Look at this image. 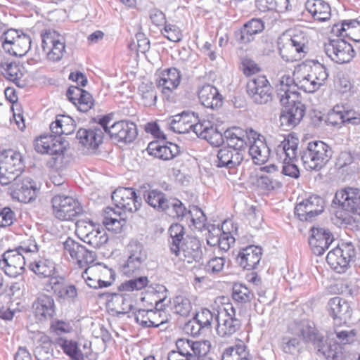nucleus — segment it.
<instances>
[{"instance_id": "obj_1", "label": "nucleus", "mask_w": 360, "mask_h": 360, "mask_svg": "<svg viewBox=\"0 0 360 360\" xmlns=\"http://www.w3.org/2000/svg\"><path fill=\"white\" fill-rule=\"evenodd\" d=\"M292 79L288 75H282L276 84V92L283 109L280 116L281 125L292 128L302 120L305 105L298 99L299 94L292 86Z\"/></svg>"}, {"instance_id": "obj_2", "label": "nucleus", "mask_w": 360, "mask_h": 360, "mask_svg": "<svg viewBox=\"0 0 360 360\" xmlns=\"http://www.w3.org/2000/svg\"><path fill=\"white\" fill-rule=\"evenodd\" d=\"M333 203L338 204L342 210L337 211L335 216L344 225H353L356 219L351 215H360V190L347 187L335 193Z\"/></svg>"}, {"instance_id": "obj_3", "label": "nucleus", "mask_w": 360, "mask_h": 360, "mask_svg": "<svg viewBox=\"0 0 360 360\" xmlns=\"http://www.w3.org/2000/svg\"><path fill=\"white\" fill-rule=\"evenodd\" d=\"M229 298L219 297L216 300L217 333L222 338H229L240 330L242 323Z\"/></svg>"}, {"instance_id": "obj_4", "label": "nucleus", "mask_w": 360, "mask_h": 360, "mask_svg": "<svg viewBox=\"0 0 360 360\" xmlns=\"http://www.w3.org/2000/svg\"><path fill=\"white\" fill-rule=\"evenodd\" d=\"M292 86L307 93H314L319 90L325 84L328 77L326 68L319 62H314L309 68L304 67V70L297 71L294 74Z\"/></svg>"}, {"instance_id": "obj_5", "label": "nucleus", "mask_w": 360, "mask_h": 360, "mask_svg": "<svg viewBox=\"0 0 360 360\" xmlns=\"http://www.w3.org/2000/svg\"><path fill=\"white\" fill-rule=\"evenodd\" d=\"M46 292L55 295L58 301L71 302L75 301L78 294L75 285L67 284L56 264L49 259H46Z\"/></svg>"}, {"instance_id": "obj_6", "label": "nucleus", "mask_w": 360, "mask_h": 360, "mask_svg": "<svg viewBox=\"0 0 360 360\" xmlns=\"http://www.w3.org/2000/svg\"><path fill=\"white\" fill-rule=\"evenodd\" d=\"M299 140L294 135L288 134L276 148V158L282 162L281 174L292 179H298L300 169L296 164Z\"/></svg>"}, {"instance_id": "obj_7", "label": "nucleus", "mask_w": 360, "mask_h": 360, "mask_svg": "<svg viewBox=\"0 0 360 360\" xmlns=\"http://www.w3.org/2000/svg\"><path fill=\"white\" fill-rule=\"evenodd\" d=\"M308 37L302 31L283 33L277 41L281 58L287 62L301 58L307 53Z\"/></svg>"}, {"instance_id": "obj_8", "label": "nucleus", "mask_w": 360, "mask_h": 360, "mask_svg": "<svg viewBox=\"0 0 360 360\" xmlns=\"http://www.w3.org/2000/svg\"><path fill=\"white\" fill-rule=\"evenodd\" d=\"M333 156L330 146L322 141H314L300 151L302 165L307 171H319L323 168Z\"/></svg>"}, {"instance_id": "obj_9", "label": "nucleus", "mask_w": 360, "mask_h": 360, "mask_svg": "<svg viewBox=\"0 0 360 360\" xmlns=\"http://www.w3.org/2000/svg\"><path fill=\"white\" fill-rule=\"evenodd\" d=\"M24 167L22 156L19 152L11 149L2 151L0 154L1 184L6 186L17 181Z\"/></svg>"}, {"instance_id": "obj_10", "label": "nucleus", "mask_w": 360, "mask_h": 360, "mask_svg": "<svg viewBox=\"0 0 360 360\" xmlns=\"http://www.w3.org/2000/svg\"><path fill=\"white\" fill-rule=\"evenodd\" d=\"M51 203L53 214L63 221L74 220L83 211L79 202L70 196L56 195Z\"/></svg>"}, {"instance_id": "obj_11", "label": "nucleus", "mask_w": 360, "mask_h": 360, "mask_svg": "<svg viewBox=\"0 0 360 360\" xmlns=\"http://www.w3.org/2000/svg\"><path fill=\"white\" fill-rule=\"evenodd\" d=\"M355 256V250L351 243H342L331 250L327 255L328 265L338 274L348 269L351 259Z\"/></svg>"}, {"instance_id": "obj_12", "label": "nucleus", "mask_w": 360, "mask_h": 360, "mask_svg": "<svg viewBox=\"0 0 360 360\" xmlns=\"http://www.w3.org/2000/svg\"><path fill=\"white\" fill-rule=\"evenodd\" d=\"M247 94L257 105H265L273 99L271 86L265 76H257L247 83Z\"/></svg>"}, {"instance_id": "obj_13", "label": "nucleus", "mask_w": 360, "mask_h": 360, "mask_svg": "<svg viewBox=\"0 0 360 360\" xmlns=\"http://www.w3.org/2000/svg\"><path fill=\"white\" fill-rule=\"evenodd\" d=\"M227 145L244 154L252 140L257 139L259 134L252 129H243L240 127H233L226 129L224 134Z\"/></svg>"}, {"instance_id": "obj_14", "label": "nucleus", "mask_w": 360, "mask_h": 360, "mask_svg": "<svg viewBox=\"0 0 360 360\" xmlns=\"http://www.w3.org/2000/svg\"><path fill=\"white\" fill-rule=\"evenodd\" d=\"M112 200L117 209L133 213L139 210L141 198L132 188L120 187L112 193Z\"/></svg>"}, {"instance_id": "obj_15", "label": "nucleus", "mask_w": 360, "mask_h": 360, "mask_svg": "<svg viewBox=\"0 0 360 360\" xmlns=\"http://www.w3.org/2000/svg\"><path fill=\"white\" fill-rule=\"evenodd\" d=\"M25 265V257L18 248L6 250L0 259V269L11 278H16L21 275Z\"/></svg>"}, {"instance_id": "obj_16", "label": "nucleus", "mask_w": 360, "mask_h": 360, "mask_svg": "<svg viewBox=\"0 0 360 360\" xmlns=\"http://www.w3.org/2000/svg\"><path fill=\"white\" fill-rule=\"evenodd\" d=\"M66 141L61 136L46 134V165L58 169L61 167L66 150Z\"/></svg>"}, {"instance_id": "obj_17", "label": "nucleus", "mask_w": 360, "mask_h": 360, "mask_svg": "<svg viewBox=\"0 0 360 360\" xmlns=\"http://www.w3.org/2000/svg\"><path fill=\"white\" fill-rule=\"evenodd\" d=\"M181 74L176 68H166L160 72L156 79L157 88L163 97L170 101L174 91L180 84Z\"/></svg>"}, {"instance_id": "obj_18", "label": "nucleus", "mask_w": 360, "mask_h": 360, "mask_svg": "<svg viewBox=\"0 0 360 360\" xmlns=\"http://www.w3.org/2000/svg\"><path fill=\"white\" fill-rule=\"evenodd\" d=\"M324 50L331 60L339 64L349 63L355 55L354 46L344 39L331 40L325 45Z\"/></svg>"}, {"instance_id": "obj_19", "label": "nucleus", "mask_w": 360, "mask_h": 360, "mask_svg": "<svg viewBox=\"0 0 360 360\" xmlns=\"http://www.w3.org/2000/svg\"><path fill=\"white\" fill-rule=\"evenodd\" d=\"M324 210V200L319 195H311L298 203L295 214L301 221H311Z\"/></svg>"}, {"instance_id": "obj_20", "label": "nucleus", "mask_w": 360, "mask_h": 360, "mask_svg": "<svg viewBox=\"0 0 360 360\" xmlns=\"http://www.w3.org/2000/svg\"><path fill=\"white\" fill-rule=\"evenodd\" d=\"M177 351L181 356L195 360L196 357L207 354L210 349V342L208 340L193 341L189 339H179L176 342Z\"/></svg>"}, {"instance_id": "obj_21", "label": "nucleus", "mask_w": 360, "mask_h": 360, "mask_svg": "<svg viewBox=\"0 0 360 360\" xmlns=\"http://www.w3.org/2000/svg\"><path fill=\"white\" fill-rule=\"evenodd\" d=\"M138 134L136 124L127 120H122L110 126V137L118 143H130Z\"/></svg>"}, {"instance_id": "obj_22", "label": "nucleus", "mask_w": 360, "mask_h": 360, "mask_svg": "<svg viewBox=\"0 0 360 360\" xmlns=\"http://www.w3.org/2000/svg\"><path fill=\"white\" fill-rule=\"evenodd\" d=\"M313 345L317 349L318 354L326 360H344L343 347L333 338L324 340L323 335L319 333Z\"/></svg>"}, {"instance_id": "obj_23", "label": "nucleus", "mask_w": 360, "mask_h": 360, "mask_svg": "<svg viewBox=\"0 0 360 360\" xmlns=\"http://www.w3.org/2000/svg\"><path fill=\"white\" fill-rule=\"evenodd\" d=\"M172 254L188 264L199 262L202 255L201 241L196 237L187 236L179 247V252Z\"/></svg>"}, {"instance_id": "obj_24", "label": "nucleus", "mask_w": 360, "mask_h": 360, "mask_svg": "<svg viewBox=\"0 0 360 360\" xmlns=\"http://www.w3.org/2000/svg\"><path fill=\"white\" fill-rule=\"evenodd\" d=\"M189 129H191L198 137L206 140L213 146L219 147L224 143V136L209 120H200L195 124H191Z\"/></svg>"}, {"instance_id": "obj_25", "label": "nucleus", "mask_w": 360, "mask_h": 360, "mask_svg": "<svg viewBox=\"0 0 360 360\" xmlns=\"http://www.w3.org/2000/svg\"><path fill=\"white\" fill-rule=\"evenodd\" d=\"M244 154L229 145L219 148L214 164L218 168L236 169L243 162Z\"/></svg>"}, {"instance_id": "obj_26", "label": "nucleus", "mask_w": 360, "mask_h": 360, "mask_svg": "<svg viewBox=\"0 0 360 360\" xmlns=\"http://www.w3.org/2000/svg\"><path fill=\"white\" fill-rule=\"evenodd\" d=\"M309 238V244L312 252L316 255H321L333 241V236L323 228L312 227Z\"/></svg>"}, {"instance_id": "obj_27", "label": "nucleus", "mask_w": 360, "mask_h": 360, "mask_svg": "<svg viewBox=\"0 0 360 360\" xmlns=\"http://www.w3.org/2000/svg\"><path fill=\"white\" fill-rule=\"evenodd\" d=\"M150 155L162 160H170L177 157L180 153V147L172 142L152 141L147 148Z\"/></svg>"}, {"instance_id": "obj_28", "label": "nucleus", "mask_w": 360, "mask_h": 360, "mask_svg": "<svg viewBox=\"0 0 360 360\" xmlns=\"http://www.w3.org/2000/svg\"><path fill=\"white\" fill-rule=\"evenodd\" d=\"M262 255V249L261 247L249 245L239 251L236 262L243 269L252 270L256 269L259 264Z\"/></svg>"}, {"instance_id": "obj_29", "label": "nucleus", "mask_w": 360, "mask_h": 360, "mask_svg": "<svg viewBox=\"0 0 360 360\" xmlns=\"http://www.w3.org/2000/svg\"><path fill=\"white\" fill-rule=\"evenodd\" d=\"M103 129L94 127L84 129L80 128L77 132L79 143L88 150H95L103 141Z\"/></svg>"}, {"instance_id": "obj_30", "label": "nucleus", "mask_w": 360, "mask_h": 360, "mask_svg": "<svg viewBox=\"0 0 360 360\" xmlns=\"http://www.w3.org/2000/svg\"><path fill=\"white\" fill-rule=\"evenodd\" d=\"M331 32L340 37H347L355 44L360 42V22L356 19L345 20L334 24Z\"/></svg>"}, {"instance_id": "obj_31", "label": "nucleus", "mask_w": 360, "mask_h": 360, "mask_svg": "<svg viewBox=\"0 0 360 360\" xmlns=\"http://www.w3.org/2000/svg\"><path fill=\"white\" fill-rule=\"evenodd\" d=\"M198 95L200 103L207 108L216 110L222 105V96L218 89L211 84H207L200 86Z\"/></svg>"}, {"instance_id": "obj_32", "label": "nucleus", "mask_w": 360, "mask_h": 360, "mask_svg": "<svg viewBox=\"0 0 360 360\" xmlns=\"http://www.w3.org/2000/svg\"><path fill=\"white\" fill-rule=\"evenodd\" d=\"M288 330L292 334L302 338L304 341L312 343L319 333L314 323L307 319L294 321L290 323Z\"/></svg>"}, {"instance_id": "obj_33", "label": "nucleus", "mask_w": 360, "mask_h": 360, "mask_svg": "<svg viewBox=\"0 0 360 360\" xmlns=\"http://www.w3.org/2000/svg\"><path fill=\"white\" fill-rule=\"evenodd\" d=\"M328 310L336 324H341L342 322L345 323L351 317V309L349 303L340 297H335L329 300Z\"/></svg>"}, {"instance_id": "obj_34", "label": "nucleus", "mask_w": 360, "mask_h": 360, "mask_svg": "<svg viewBox=\"0 0 360 360\" xmlns=\"http://www.w3.org/2000/svg\"><path fill=\"white\" fill-rule=\"evenodd\" d=\"M134 300L131 294L127 292L112 293L108 297V304L117 314H127L134 308Z\"/></svg>"}, {"instance_id": "obj_35", "label": "nucleus", "mask_w": 360, "mask_h": 360, "mask_svg": "<svg viewBox=\"0 0 360 360\" xmlns=\"http://www.w3.org/2000/svg\"><path fill=\"white\" fill-rule=\"evenodd\" d=\"M305 8L315 20L325 22L330 18V6L323 0H307Z\"/></svg>"}, {"instance_id": "obj_36", "label": "nucleus", "mask_w": 360, "mask_h": 360, "mask_svg": "<svg viewBox=\"0 0 360 360\" xmlns=\"http://www.w3.org/2000/svg\"><path fill=\"white\" fill-rule=\"evenodd\" d=\"M76 129L75 121L69 115H58L55 121L50 124L49 129L52 134L59 136L70 135Z\"/></svg>"}, {"instance_id": "obj_37", "label": "nucleus", "mask_w": 360, "mask_h": 360, "mask_svg": "<svg viewBox=\"0 0 360 360\" xmlns=\"http://www.w3.org/2000/svg\"><path fill=\"white\" fill-rule=\"evenodd\" d=\"M248 147V153L254 164L262 165L267 162L270 155V149L259 137L252 140Z\"/></svg>"}, {"instance_id": "obj_38", "label": "nucleus", "mask_w": 360, "mask_h": 360, "mask_svg": "<svg viewBox=\"0 0 360 360\" xmlns=\"http://www.w3.org/2000/svg\"><path fill=\"white\" fill-rule=\"evenodd\" d=\"M53 34L55 35L56 32H53ZM46 39H49L52 45L51 49L46 53V58L52 61L60 60L65 51V40L63 37L57 34V38H55L52 36L51 30H46Z\"/></svg>"}, {"instance_id": "obj_39", "label": "nucleus", "mask_w": 360, "mask_h": 360, "mask_svg": "<svg viewBox=\"0 0 360 360\" xmlns=\"http://www.w3.org/2000/svg\"><path fill=\"white\" fill-rule=\"evenodd\" d=\"M1 68L4 71L7 79L12 81L18 86H24L25 82L21 79L24 76V68L16 62H1Z\"/></svg>"}, {"instance_id": "obj_40", "label": "nucleus", "mask_w": 360, "mask_h": 360, "mask_svg": "<svg viewBox=\"0 0 360 360\" xmlns=\"http://www.w3.org/2000/svg\"><path fill=\"white\" fill-rule=\"evenodd\" d=\"M103 224L107 229L117 233L125 224V219L122 216L120 211H116L114 208L108 207L105 210Z\"/></svg>"}, {"instance_id": "obj_41", "label": "nucleus", "mask_w": 360, "mask_h": 360, "mask_svg": "<svg viewBox=\"0 0 360 360\" xmlns=\"http://www.w3.org/2000/svg\"><path fill=\"white\" fill-rule=\"evenodd\" d=\"M17 181H21L20 184L15 183L18 194L22 198L21 201L30 202L35 199L38 188L32 179L20 176Z\"/></svg>"}, {"instance_id": "obj_42", "label": "nucleus", "mask_w": 360, "mask_h": 360, "mask_svg": "<svg viewBox=\"0 0 360 360\" xmlns=\"http://www.w3.org/2000/svg\"><path fill=\"white\" fill-rule=\"evenodd\" d=\"M169 238L168 239V243L170 252H179V247L185 240V229L184 227L179 224H172L168 230Z\"/></svg>"}, {"instance_id": "obj_43", "label": "nucleus", "mask_w": 360, "mask_h": 360, "mask_svg": "<svg viewBox=\"0 0 360 360\" xmlns=\"http://www.w3.org/2000/svg\"><path fill=\"white\" fill-rule=\"evenodd\" d=\"M231 296L238 306L243 307L252 301L254 293L245 285L236 283L233 285Z\"/></svg>"}, {"instance_id": "obj_44", "label": "nucleus", "mask_w": 360, "mask_h": 360, "mask_svg": "<svg viewBox=\"0 0 360 360\" xmlns=\"http://www.w3.org/2000/svg\"><path fill=\"white\" fill-rule=\"evenodd\" d=\"M82 240L94 248L98 249L108 240V236L104 228L98 226L91 233L84 234L82 232Z\"/></svg>"}, {"instance_id": "obj_45", "label": "nucleus", "mask_w": 360, "mask_h": 360, "mask_svg": "<svg viewBox=\"0 0 360 360\" xmlns=\"http://www.w3.org/2000/svg\"><path fill=\"white\" fill-rule=\"evenodd\" d=\"M144 198L150 206L157 210L167 211V203L169 198H167L165 194L162 191L156 189L146 191L144 194Z\"/></svg>"}, {"instance_id": "obj_46", "label": "nucleus", "mask_w": 360, "mask_h": 360, "mask_svg": "<svg viewBox=\"0 0 360 360\" xmlns=\"http://www.w3.org/2000/svg\"><path fill=\"white\" fill-rule=\"evenodd\" d=\"M32 45V40L30 36L21 33L14 42L12 46H10V51H7L6 53L18 57L25 56L28 51L30 49Z\"/></svg>"}, {"instance_id": "obj_47", "label": "nucleus", "mask_w": 360, "mask_h": 360, "mask_svg": "<svg viewBox=\"0 0 360 360\" xmlns=\"http://www.w3.org/2000/svg\"><path fill=\"white\" fill-rule=\"evenodd\" d=\"M250 354L245 344L240 342L226 348L222 354V360H250Z\"/></svg>"}, {"instance_id": "obj_48", "label": "nucleus", "mask_w": 360, "mask_h": 360, "mask_svg": "<svg viewBox=\"0 0 360 360\" xmlns=\"http://www.w3.org/2000/svg\"><path fill=\"white\" fill-rule=\"evenodd\" d=\"M146 265V262L128 257L126 262L121 266V271L128 277L136 276L145 269Z\"/></svg>"}, {"instance_id": "obj_49", "label": "nucleus", "mask_w": 360, "mask_h": 360, "mask_svg": "<svg viewBox=\"0 0 360 360\" xmlns=\"http://www.w3.org/2000/svg\"><path fill=\"white\" fill-rule=\"evenodd\" d=\"M191 117L197 119L194 112H183L181 114L173 116L169 122V127L174 132L181 134L186 131L188 129L182 128V125L191 122Z\"/></svg>"}, {"instance_id": "obj_50", "label": "nucleus", "mask_w": 360, "mask_h": 360, "mask_svg": "<svg viewBox=\"0 0 360 360\" xmlns=\"http://www.w3.org/2000/svg\"><path fill=\"white\" fill-rule=\"evenodd\" d=\"M59 345L71 360H84V355L77 342L66 339H60Z\"/></svg>"}, {"instance_id": "obj_51", "label": "nucleus", "mask_w": 360, "mask_h": 360, "mask_svg": "<svg viewBox=\"0 0 360 360\" xmlns=\"http://www.w3.org/2000/svg\"><path fill=\"white\" fill-rule=\"evenodd\" d=\"M226 263V258L223 254L221 255H214L206 263L205 270L210 274L216 275L224 270Z\"/></svg>"}, {"instance_id": "obj_52", "label": "nucleus", "mask_w": 360, "mask_h": 360, "mask_svg": "<svg viewBox=\"0 0 360 360\" xmlns=\"http://www.w3.org/2000/svg\"><path fill=\"white\" fill-rule=\"evenodd\" d=\"M128 257L144 262L148 259V251L143 244L136 240H131L127 246Z\"/></svg>"}, {"instance_id": "obj_53", "label": "nucleus", "mask_w": 360, "mask_h": 360, "mask_svg": "<svg viewBox=\"0 0 360 360\" xmlns=\"http://www.w3.org/2000/svg\"><path fill=\"white\" fill-rule=\"evenodd\" d=\"M221 236L218 238H212L208 240V245L210 246L217 245L219 249L224 252H227L231 246L235 243V238L230 232L222 231Z\"/></svg>"}, {"instance_id": "obj_54", "label": "nucleus", "mask_w": 360, "mask_h": 360, "mask_svg": "<svg viewBox=\"0 0 360 360\" xmlns=\"http://www.w3.org/2000/svg\"><path fill=\"white\" fill-rule=\"evenodd\" d=\"M148 283L149 280L147 276H140L121 283L118 289L120 291L127 292L140 290L146 287Z\"/></svg>"}, {"instance_id": "obj_55", "label": "nucleus", "mask_w": 360, "mask_h": 360, "mask_svg": "<svg viewBox=\"0 0 360 360\" xmlns=\"http://www.w3.org/2000/svg\"><path fill=\"white\" fill-rule=\"evenodd\" d=\"M194 228L202 231L206 226L207 217L203 211L198 206H192L188 211Z\"/></svg>"}, {"instance_id": "obj_56", "label": "nucleus", "mask_w": 360, "mask_h": 360, "mask_svg": "<svg viewBox=\"0 0 360 360\" xmlns=\"http://www.w3.org/2000/svg\"><path fill=\"white\" fill-rule=\"evenodd\" d=\"M32 312L37 323H44L45 320V294H39L32 305Z\"/></svg>"}, {"instance_id": "obj_57", "label": "nucleus", "mask_w": 360, "mask_h": 360, "mask_svg": "<svg viewBox=\"0 0 360 360\" xmlns=\"http://www.w3.org/2000/svg\"><path fill=\"white\" fill-rule=\"evenodd\" d=\"M139 90L145 105L152 106L155 105L157 94L152 84H142V85L139 86Z\"/></svg>"}, {"instance_id": "obj_58", "label": "nucleus", "mask_w": 360, "mask_h": 360, "mask_svg": "<svg viewBox=\"0 0 360 360\" xmlns=\"http://www.w3.org/2000/svg\"><path fill=\"white\" fill-rule=\"evenodd\" d=\"M160 33L164 37L172 42H179L182 40L183 33L181 30L176 25L165 23Z\"/></svg>"}, {"instance_id": "obj_59", "label": "nucleus", "mask_w": 360, "mask_h": 360, "mask_svg": "<svg viewBox=\"0 0 360 360\" xmlns=\"http://www.w3.org/2000/svg\"><path fill=\"white\" fill-rule=\"evenodd\" d=\"M216 315L215 312H212L207 308H203L195 315L193 319L197 321V325L205 329L211 327L214 318L216 319Z\"/></svg>"}, {"instance_id": "obj_60", "label": "nucleus", "mask_w": 360, "mask_h": 360, "mask_svg": "<svg viewBox=\"0 0 360 360\" xmlns=\"http://www.w3.org/2000/svg\"><path fill=\"white\" fill-rule=\"evenodd\" d=\"M57 246L63 249L65 253H69L71 258L74 260H76L79 252H80L81 249L83 245L75 241L71 238L68 237L64 242L62 243L56 242Z\"/></svg>"}, {"instance_id": "obj_61", "label": "nucleus", "mask_w": 360, "mask_h": 360, "mask_svg": "<svg viewBox=\"0 0 360 360\" xmlns=\"http://www.w3.org/2000/svg\"><path fill=\"white\" fill-rule=\"evenodd\" d=\"M174 309L175 313L186 316L192 309L191 301L185 296L178 295L174 300Z\"/></svg>"}, {"instance_id": "obj_62", "label": "nucleus", "mask_w": 360, "mask_h": 360, "mask_svg": "<svg viewBox=\"0 0 360 360\" xmlns=\"http://www.w3.org/2000/svg\"><path fill=\"white\" fill-rule=\"evenodd\" d=\"M93 269H91L90 267L86 268L82 274V278L84 279L86 283L89 287L94 289H98L107 288L111 285L112 281H103L99 278H94L89 276V271H91Z\"/></svg>"}, {"instance_id": "obj_63", "label": "nucleus", "mask_w": 360, "mask_h": 360, "mask_svg": "<svg viewBox=\"0 0 360 360\" xmlns=\"http://www.w3.org/2000/svg\"><path fill=\"white\" fill-rule=\"evenodd\" d=\"M167 204V211L172 209L174 217L177 219H183L188 214V210L184 205L177 198H169Z\"/></svg>"}, {"instance_id": "obj_64", "label": "nucleus", "mask_w": 360, "mask_h": 360, "mask_svg": "<svg viewBox=\"0 0 360 360\" xmlns=\"http://www.w3.org/2000/svg\"><path fill=\"white\" fill-rule=\"evenodd\" d=\"M70 324L66 321L58 319H53L51 321L49 332L52 335H62L71 331Z\"/></svg>"}]
</instances>
